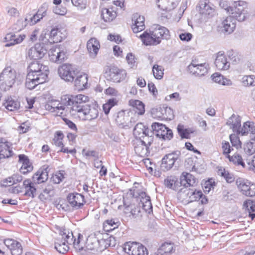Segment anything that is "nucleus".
Listing matches in <instances>:
<instances>
[{"label": "nucleus", "instance_id": "obj_1", "mask_svg": "<svg viewBox=\"0 0 255 255\" xmlns=\"http://www.w3.org/2000/svg\"><path fill=\"white\" fill-rule=\"evenodd\" d=\"M88 101V97L82 94L76 96L66 95L62 96L60 104L71 106L70 113L72 115L79 113V116H81L82 114L85 117V120L90 121L97 118L99 112L97 108H90L85 104Z\"/></svg>", "mask_w": 255, "mask_h": 255}, {"label": "nucleus", "instance_id": "obj_2", "mask_svg": "<svg viewBox=\"0 0 255 255\" xmlns=\"http://www.w3.org/2000/svg\"><path fill=\"white\" fill-rule=\"evenodd\" d=\"M139 37L145 45H157L160 43L162 39H169L170 35L167 28L156 25L152 30L145 31Z\"/></svg>", "mask_w": 255, "mask_h": 255}, {"label": "nucleus", "instance_id": "obj_3", "mask_svg": "<svg viewBox=\"0 0 255 255\" xmlns=\"http://www.w3.org/2000/svg\"><path fill=\"white\" fill-rule=\"evenodd\" d=\"M16 73L10 66L5 67L0 73V89L3 91L9 90L15 82Z\"/></svg>", "mask_w": 255, "mask_h": 255}, {"label": "nucleus", "instance_id": "obj_4", "mask_svg": "<svg viewBox=\"0 0 255 255\" xmlns=\"http://www.w3.org/2000/svg\"><path fill=\"white\" fill-rule=\"evenodd\" d=\"M246 3L244 1L239 0L234 1L230 10V13H229L235 20L242 22L244 21L249 14L245 6Z\"/></svg>", "mask_w": 255, "mask_h": 255}, {"label": "nucleus", "instance_id": "obj_5", "mask_svg": "<svg viewBox=\"0 0 255 255\" xmlns=\"http://www.w3.org/2000/svg\"><path fill=\"white\" fill-rule=\"evenodd\" d=\"M59 235L61 236V238H60L61 240L65 241L68 244L73 245L76 250L81 251L83 250V247L80 246L81 237H83L80 234H78V239H76L74 238L71 231L65 228H61L59 230Z\"/></svg>", "mask_w": 255, "mask_h": 255}, {"label": "nucleus", "instance_id": "obj_6", "mask_svg": "<svg viewBox=\"0 0 255 255\" xmlns=\"http://www.w3.org/2000/svg\"><path fill=\"white\" fill-rule=\"evenodd\" d=\"M181 152L179 150L173 151L169 154H166L162 159L160 165L161 169L163 171H166L171 169L176 162L177 163L180 161ZM178 165L179 164H177Z\"/></svg>", "mask_w": 255, "mask_h": 255}, {"label": "nucleus", "instance_id": "obj_7", "mask_svg": "<svg viewBox=\"0 0 255 255\" xmlns=\"http://www.w3.org/2000/svg\"><path fill=\"white\" fill-rule=\"evenodd\" d=\"M153 133L156 136L164 140H170L173 138V134L172 130L165 125L159 123H154L151 125Z\"/></svg>", "mask_w": 255, "mask_h": 255}, {"label": "nucleus", "instance_id": "obj_8", "mask_svg": "<svg viewBox=\"0 0 255 255\" xmlns=\"http://www.w3.org/2000/svg\"><path fill=\"white\" fill-rule=\"evenodd\" d=\"M58 73L61 79L67 82H73L76 77L77 70L70 64H64L60 66Z\"/></svg>", "mask_w": 255, "mask_h": 255}, {"label": "nucleus", "instance_id": "obj_9", "mask_svg": "<svg viewBox=\"0 0 255 255\" xmlns=\"http://www.w3.org/2000/svg\"><path fill=\"white\" fill-rule=\"evenodd\" d=\"M47 52L43 44L36 43L33 46L29 48L26 52V58L36 60L43 57Z\"/></svg>", "mask_w": 255, "mask_h": 255}, {"label": "nucleus", "instance_id": "obj_10", "mask_svg": "<svg viewBox=\"0 0 255 255\" xmlns=\"http://www.w3.org/2000/svg\"><path fill=\"white\" fill-rule=\"evenodd\" d=\"M28 73H31L35 77H41L44 75V79H47L49 73L48 67L40 64L38 61L32 62L28 67Z\"/></svg>", "mask_w": 255, "mask_h": 255}, {"label": "nucleus", "instance_id": "obj_11", "mask_svg": "<svg viewBox=\"0 0 255 255\" xmlns=\"http://www.w3.org/2000/svg\"><path fill=\"white\" fill-rule=\"evenodd\" d=\"M127 76L126 70L120 69L116 66L110 68L108 74V80L116 83H120L125 79Z\"/></svg>", "mask_w": 255, "mask_h": 255}, {"label": "nucleus", "instance_id": "obj_12", "mask_svg": "<svg viewBox=\"0 0 255 255\" xmlns=\"http://www.w3.org/2000/svg\"><path fill=\"white\" fill-rule=\"evenodd\" d=\"M48 54L50 60L55 63H61L67 58V52L59 47L51 48Z\"/></svg>", "mask_w": 255, "mask_h": 255}, {"label": "nucleus", "instance_id": "obj_13", "mask_svg": "<svg viewBox=\"0 0 255 255\" xmlns=\"http://www.w3.org/2000/svg\"><path fill=\"white\" fill-rule=\"evenodd\" d=\"M67 199L69 204L76 209L81 208L85 203L84 196L78 193H69Z\"/></svg>", "mask_w": 255, "mask_h": 255}, {"label": "nucleus", "instance_id": "obj_14", "mask_svg": "<svg viewBox=\"0 0 255 255\" xmlns=\"http://www.w3.org/2000/svg\"><path fill=\"white\" fill-rule=\"evenodd\" d=\"M44 75L41 77H35L31 73H27L26 78L25 87L29 89H33L36 86L44 83L46 79H44Z\"/></svg>", "mask_w": 255, "mask_h": 255}, {"label": "nucleus", "instance_id": "obj_15", "mask_svg": "<svg viewBox=\"0 0 255 255\" xmlns=\"http://www.w3.org/2000/svg\"><path fill=\"white\" fill-rule=\"evenodd\" d=\"M42 18H40V16L38 15V13L36 12L32 17L28 18V16H26L24 19L22 18L18 19L15 24V27L14 28L17 31L21 30L26 26L28 23L27 21L30 22V25H33L39 21Z\"/></svg>", "mask_w": 255, "mask_h": 255}, {"label": "nucleus", "instance_id": "obj_16", "mask_svg": "<svg viewBox=\"0 0 255 255\" xmlns=\"http://www.w3.org/2000/svg\"><path fill=\"white\" fill-rule=\"evenodd\" d=\"M199 13L203 16L210 18L215 14V9L209 4L208 0H201L198 3Z\"/></svg>", "mask_w": 255, "mask_h": 255}, {"label": "nucleus", "instance_id": "obj_17", "mask_svg": "<svg viewBox=\"0 0 255 255\" xmlns=\"http://www.w3.org/2000/svg\"><path fill=\"white\" fill-rule=\"evenodd\" d=\"M188 69L191 73L197 76H202L208 73L206 63L197 64L194 61L188 66Z\"/></svg>", "mask_w": 255, "mask_h": 255}, {"label": "nucleus", "instance_id": "obj_18", "mask_svg": "<svg viewBox=\"0 0 255 255\" xmlns=\"http://www.w3.org/2000/svg\"><path fill=\"white\" fill-rule=\"evenodd\" d=\"M215 64L219 70H227L229 69L230 64L228 61L224 52L219 51L217 53Z\"/></svg>", "mask_w": 255, "mask_h": 255}, {"label": "nucleus", "instance_id": "obj_19", "mask_svg": "<svg viewBox=\"0 0 255 255\" xmlns=\"http://www.w3.org/2000/svg\"><path fill=\"white\" fill-rule=\"evenodd\" d=\"M236 27V20L232 16L226 17L222 22V31L227 34L232 33Z\"/></svg>", "mask_w": 255, "mask_h": 255}, {"label": "nucleus", "instance_id": "obj_20", "mask_svg": "<svg viewBox=\"0 0 255 255\" xmlns=\"http://www.w3.org/2000/svg\"><path fill=\"white\" fill-rule=\"evenodd\" d=\"M156 116L161 120H171L174 116L172 110L167 107H159L156 109Z\"/></svg>", "mask_w": 255, "mask_h": 255}, {"label": "nucleus", "instance_id": "obj_21", "mask_svg": "<svg viewBox=\"0 0 255 255\" xmlns=\"http://www.w3.org/2000/svg\"><path fill=\"white\" fill-rule=\"evenodd\" d=\"M48 36V41L53 43L60 42L65 37V34L57 27L52 28Z\"/></svg>", "mask_w": 255, "mask_h": 255}, {"label": "nucleus", "instance_id": "obj_22", "mask_svg": "<svg viewBox=\"0 0 255 255\" xmlns=\"http://www.w3.org/2000/svg\"><path fill=\"white\" fill-rule=\"evenodd\" d=\"M132 20L134 21V23L131 27L134 33H137L144 29V17L143 16L135 14L133 15Z\"/></svg>", "mask_w": 255, "mask_h": 255}, {"label": "nucleus", "instance_id": "obj_23", "mask_svg": "<svg viewBox=\"0 0 255 255\" xmlns=\"http://www.w3.org/2000/svg\"><path fill=\"white\" fill-rule=\"evenodd\" d=\"M25 35L24 34H15L12 33H8L5 37V39L8 42L5 44L6 47H9L16 44L21 42L25 38Z\"/></svg>", "mask_w": 255, "mask_h": 255}, {"label": "nucleus", "instance_id": "obj_24", "mask_svg": "<svg viewBox=\"0 0 255 255\" xmlns=\"http://www.w3.org/2000/svg\"><path fill=\"white\" fill-rule=\"evenodd\" d=\"M227 125L230 126L234 132H236L237 134H241V130L242 129L241 119L239 116H237L233 114L228 120Z\"/></svg>", "mask_w": 255, "mask_h": 255}, {"label": "nucleus", "instance_id": "obj_25", "mask_svg": "<svg viewBox=\"0 0 255 255\" xmlns=\"http://www.w3.org/2000/svg\"><path fill=\"white\" fill-rule=\"evenodd\" d=\"M184 192L187 196L186 199L189 203L196 201L200 199L203 196L201 190H197L190 188H185Z\"/></svg>", "mask_w": 255, "mask_h": 255}, {"label": "nucleus", "instance_id": "obj_26", "mask_svg": "<svg viewBox=\"0 0 255 255\" xmlns=\"http://www.w3.org/2000/svg\"><path fill=\"white\" fill-rule=\"evenodd\" d=\"M180 0H157L158 7L166 11H170L174 9Z\"/></svg>", "mask_w": 255, "mask_h": 255}, {"label": "nucleus", "instance_id": "obj_27", "mask_svg": "<svg viewBox=\"0 0 255 255\" xmlns=\"http://www.w3.org/2000/svg\"><path fill=\"white\" fill-rule=\"evenodd\" d=\"M18 158L19 161L22 164L20 169L21 173L25 174L32 170L33 166L27 156L24 154H19Z\"/></svg>", "mask_w": 255, "mask_h": 255}, {"label": "nucleus", "instance_id": "obj_28", "mask_svg": "<svg viewBox=\"0 0 255 255\" xmlns=\"http://www.w3.org/2000/svg\"><path fill=\"white\" fill-rule=\"evenodd\" d=\"M87 47L90 56L95 58L99 50L100 45L99 41L96 38H92L88 41Z\"/></svg>", "mask_w": 255, "mask_h": 255}, {"label": "nucleus", "instance_id": "obj_29", "mask_svg": "<svg viewBox=\"0 0 255 255\" xmlns=\"http://www.w3.org/2000/svg\"><path fill=\"white\" fill-rule=\"evenodd\" d=\"M75 86L78 90H83L87 87L88 84V76L84 74L76 73L75 80L74 81Z\"/></svg>", "mask_w": 255, "mask_h": 255}, {"label": "nucleus", "instance_id": "obj_30", "mask_svg": "<svg viewBox=\"0 0 255 255\" xmlns=\"http://www.w3.org/2000/svg\"><path fill=\"white\" fill-rule=\"evenodd\" d=\"M23 186L25 189L24 195L34 198L36 195V189L30 179H25L23 182Z\"/></svg>", "mask_w": 255, "mask_h": 255}, {"label": "nucleus", "instance_id": "obj_31", "mask_svg": "<svg viewBox=\"0 0 255 255\" xmlns=\"http://www.w3.org/2000/svg\"><path fill=\"white\" fill-rule=\"evenodd\" d=\"M166 187L176 191L180 187V181L179 182L178 178L175 176H167L164 181Z\"/></svg>", "mask_w": 255, "mask_h": 255}, {"label": "nucleus", "instance_id": "obj_32", "mask_svg": "<svg viewBox=\"0 0 255 255\" xmlns=\"http://www.w3.org/2000/svg\"><path fill=\"white\" fill-rule=\"evenodd\" d=\"M180 184L185 187L193 186L195 182L196 179L191 174L184 172L180 178Z\"/></svg>", "mask_w": 255, "mask_h": 255}, {"label": "nucleus", "instance_id": "obj_33", "mask_svg": "<svg viewBox=\"0 0 255 255\" xmlns=\"http://www.w3.org/2000/svg\"><path fill=\"white\" fill-rule=\"evenodd\" d=\"M141 244L136 242H127L124 244V251L129 255H136L139 247Z\"/></svg>", "mask_w": 255, "mask_h": 255}, {"label": "nucleus", "instance_id": "obj_34", "mask_svg": "<svg viewBox=\"0 0 255 255\" xmlns=\"http://www.w3.org/2000/svg\"><path fill=\"white\" fill-rule=\"evenodd\" d=\"M48 175L47 168L38 170L32 177L33 181L37 184L43 183L48 179Z\"/></svg>", "mask_w": 255, "mask_h": 255}, {"label": "nucleus", "instance_id": "obj_35", "mask_svg": "<svg viewBox=\"0 0 255 255\" xmlns=\"http://www.w3.org/2000/svg\"><path fill=\"white\" fill-rule=\"evenodd\" d=\"M128 120L129 116L126 115L124 111H122L118 113L116 122L120 128H125L128 127Z\"/></svg>", "mask_w": 255, "mask_h": 255}, {"label": "nucleus", "instance_id": "obj_36", "mask_svg": "<svg viewBox=\"0 0 255 255\" xmlns=\"http://www.w3.org/2000/svg\"><path fill=\"white\" fill-rule=\"evenodd\" d=\"M11 144L9 142H4L0 145V159L8 158L13 154Z\"/></svg>", "mask_w": 255, "mask_h": 255}, {"label": "nucleus", "instance_id": "obj_37", "mask_svg": "<svg viewBox=\"0 0 255 255\" xmlns=\"http://www.w3.org/2000/svg\"><path fill=\"white\" fill-rule=\"evenodd\" d=\"M255 134V124L251 121L245 122L241 130V134L246 135L248 133Z\"/></svg>", "mask_w": 255, "mask_h": 255}, {"label": "nucleus", "instance_id": "obj_38", "mask_svg": "<svg viewBox=\"0 0 255 255\" xmlns=\"http://www.w3.org/2000/svg\"><path fill=\"white\" fill-rule=\"evenodd\" d=\"M101 16L106 22H110L113 20L117 16V13L112 8H103Z\"/></svg>", "mask_w": 255, "mask_h": 255}, {"label": "nucleus", "instance_id": "obj_39", "mask_svg": "<svg viewBox=\"0 0 255 255\" xmlns=\"http://www.w3.org/2000/svg\"><path fill=\"white\" fill-rule=\"evenodd\" d=\"M177 130L182 139L190 138V134L193 133L195 131L193 128H185L184 126L180 124L178 125Z\"/></svg>", "mask_w": 255, "mask_h": 255}, {"label": "nucleus", "instance_id": "obj_40", "mask_svg": "<svg viewBox=\"0 0 255 255\" xmlns=\"http://www.w3.org/2000/svg\"><path fill=\"white\" fill-rule=\"evenodd\" d=\"M68 244L65 241L61 240L60 238H57L55 241V249L61 254H65L69 250Z\"/></svg>", "mask_w": 255, "mask_h": 255}, {"label": "nucleus", "instance_id": "obj_41", "mask_svg": "<svg viewBox=\"0 0 255 255\" xmlns=\"http://www.w3.org/2000/svg\"><path fill=\"white\" fill-rule=\"evenodd\" d=\"M251 182L243 178H239L236 180V185L241 192L245 195L249 190Z\"/></svg>", "mask_w": 255, "mask_h": 255}, {"label": "nucleus", "instance_id": "obj_42", "mask_svg": "<svg viewBox=\"0 0 255 255\" xmlns=\"http://www.w3.org/2000/svg\"><path fill=\"white\" fill-rule=\"evenodd\" d=\"M94 243V247L93 248L96 252H102L109 248L107 238L101 239L100 240L95 239Z\"/></svg>", "mask_w": 255, "mask_h": 255}, {"label": "nucleus", "instance_id": "obj_43", "mask_svg": "<svg viewBox=\"0 0 255 255\" xmlns=\"http://www.w3.org/2000/svg\"><path fill=\"white\" fill-rule=\"evenodd\" d=\"M218 174L223 177L228 183H231L235 180V177L233 174L230 173L228 171L222 167H220L217 171Z\"/></svg>", "mask_w": 255, "mask_h": 255}, {"label": "nucleus", "instance_id": "obj_44", "mask_svg": "<svg viewBox=\"0 0 255 255\" xmlns=\"http://www.w3.org/2000/svg\"><path fill=\"white\" fill-rule=\"evenodd\" d=\"M148 128L141 123L137 124L133 129V134L136 136L148 134Z\"/></svg>", "mask_w": 255, "mask_h": 255}, {"label": "nucleus", "instance_id": "obj_45", "mask_svg": "<svg viewBox=\"0 0 255 255\" xmlns=\"http://www.w3.org/2000/svg\"><path fill=\"white\" fill-rule=\"evenodd\" d=\"M226 158H228L229 161L235 165H241L243 168H245L246 164L243 161L242 156L238 153H235L233 156L228 155Z\"/></svg>", "mask_w": 255, "mask_h": 255}, {"label": "nucleus", "instance_id": "obj_46", "mask_svg": "<svg viewBox=\"0 0 255 255\" xmlns=\"http://www.w3.org/2000/svg\"><path fill=\"white\" fill-rule=\"evenodd\" d=\"M160 253L164 255L168 254H171L173 251H175L174 244L171 243H164L158 250Z\"/></svg>", "mask_w": 255, "mask_h": 255}, {"label": "nucleus", "instance_id": "obj_47", "mask_svg": "<svg viewBox=\"0 0 255 255\" xmlns=\"http://www.w3.org/2000/svg\"><path fill=\"white\" fill-rule=\"evenodd\" d=\"M211 77L215 82L223 85H230L232 84V82L230 80L224 78L223 76L221 74L215 73L212 75Z\"/></svg>", "mask_w": 255, "mask_h": 255}, {"label": "nucleus", "instance_id": "obj_48", "mask_svg": "<svg viewBox=\"0 0 255 255\" xmlns=\"http://www.w3.org/2000/svg\"><path fill=\"white\" fill-rule=\"evenodd\" d=\"M129 102L133 107L136 109L137 111H136V112L138 114L142 115L144 113V105L142 102L139 100H130Z\"/></svg>", "mask_w": 255, "mask_h": 255}, {"label": "nucleus", "instance_id": "obj_49", "mask_svg": "<svg viewBox=\"0 0 255 255\" xmlns=\"http://www.w3.org/2000/svg\"><path fill=\"white\" fill-rule=\"evenodd\" d=\"M119 225V222H116L113 220H107L104 223L103 226L105 230L109 231L118 228Z\"/></svg>", "mask_w": 255, "mask_h": 255}, {"label": "nucleus", "instance_id": "obj_50", "mask_svg": "<svg viewBox=\"0 0 255 255\" xmlns=\"http://www.w3.org/2000/svg\"><path fill=\"white\" fill-rule=\"evenodd\" d=\"M242 82L245 86H255V76L246 75L242 78Z\"/></svg>", "mask_w": 255, "mask_h": 255}, {"label": "nucleus", "instance_id": "obj_51", "mask_svg": "<svg viewBox=\"0 0 255 255\" xmlns=\"http://www.w3.org/2000/svg\"><path fill=\"white\" fill-rule=\"evenodd\" d=\"M4 104L5 108L10 111L17 110L20 107L19 103L13 100L6 101Z\"/></svg>", "mask_w": 255, "mask_h": 255}, {"label": "nucleus", "instance_id": "obj_52", "mask_svg": "<svg viewBox=\"0 0 255 255\" xmlns=\"http://www.w3.org/2000/svg\"><path fill=\"white\" fill-rule=\"evenodd\" d=\"M63 137L64 134L62 131H56L54 138L53 139V144H54L56 146L61 147L63 145L62 142Z\"/></svg>", "mask_w": 255, "mask_h": 255}, {"label": "nucleus", "instance_id": "obj_53", "mask_svg": "<svg viewBox=\"0 0 255 255\" xmlns=\"http://www.w3.org/2000/svg\"><path fill=\"white\" fill-rule=\"evenodd\" d=\"M152 71L154 77L157 79H161L164 74L163 69L162 66L158 65H154L152 68Z\"/></svg>", "mask_w": 255, "mask_h": 255}, {"label": "nucleus", "instance_id": "obj_54", "mask_svg": "<svg viewBox=\"0 0 255 255\" xmlns=\"http://www.w3.org/2000/svg\"><path fill=\"white\" fill-rule=\"evenodd\" d=\"M12 255H21L22 253V248L20 243L15 241L13 247L10 248Z\"/></svg>", "mask_w": 255, "mask_h": 255}, {"label": "nucleus", "instance_id": "obj_55", "mask_svg": "<svg viewBox=\"0 0 255 255\" xmlns=\"http://www.w3.org/2000/svg\"><path fill=\"white\" fill-rule=\"evenodd\" d=\"M148 149L149 148L146 145H144V144L142 145V143H140L134 148L136 153L141 156L146 154L148 151Z\"/></svg>", "mask_w": 255, "mask_h": 255}, {"label": "nucleus", "instance_id": "obj_56", "mask_svg": "<svg viewBox=\"0 0 255 255\" xmlns=\"http://www.w3.org/2000/svg\"><path fill=\"white\" fill-rule=\"evenodd\" d=\"M230 141L233 146L238 149L241 148V141H240L239 137H238L235 134H232L230 135Z\"/></svg>", "mask_w": 255, "mask_h": 255}, {"label": "nucleus", "instance_id": "obj_57", "mask_svg": "<svg viewBox=\"0 0 255 255\" xmlns=\"http://www.w3.org/2000/svg\"><path fill=\"white\" fill-rule=\"evenodd\" d=\"M72 4L78 9H85L87 5V0H72Z\"/></svg>", "mask_w": 255, "mask_h": 255}, {"label": "nucleus", "instance_id": "obj_58", "mask_svg": "<svg viewBox=\"0 0 255 255\" xmlns=\"http://www.w3.org/2000/svg\"><path fill=\"white\" fill-rule=\"evenodd\" d=\"M64 174L65 173L63 170L59 171L58 172L56 173L55 174L52 176L53 182L55 184H58L62 181L65 178Z\"/></svg>", "mask_w": 255, "mask_h": 255}, {"label": "nucleus", "instance_id": "obj_59", "mask_svg": "<svg viewBox=\"0 0 255 255\" xmlns=\"http://www.w3.org/2000/svg\"><path fill=\"white\" fill-rule=\"evenodd\" d=\"M141 137L143 138V139L140 140L139 142L142 143V145L144 144V145H146L149 148L153 141V137L152 135L149 136L148 134L141 135Z\"/></svg>", "mask_w": 255, "mask_h": 255}, {"label": "nucleus", "instance_id": "obj_60", "mask_svg": "<svg viewBox=\"0 0 255 255\" xmlns=\"http://www.w3.org/2000/svg\"><path fill=\"white\" fill-rule=\"evenodd\" d=\"M222 148L223 149V154L226 156L229 155V153L233 149L230 146L228 141H223L222 143Z\"/></svg>", "mask_w": 255, "mask_h": 255}, {"label": "nucleus", "instance_id": "obj_61", "mask_svg": "<svg viewBox=\"0 0 255 255\" xmlns=\"http://www.w3.org/2000/svg\"><path fill=\"white\" fill-rule=\"evenodd\" d=\"M244 150L247 154L251 155L255 152V146L253 142H248L244 145Z\"/></svg>", "mask_w": 255, "mask_h": 255}, {"label": "nucleus", "instance_id": "obj_62", "mask_svg": "<svg viewBox=\"0 0 255 255\" xmlns=\"http://www.w3.org/2000/svg\"><path fill=\"white\" fill-rule=\"evenodd\" d=\"M215 186V182H212L211 180L206 181L203 185V189L205 193H209L212 188H214Z\"/></svg>", "mask_w": 255, "mask_h": 255}, {"label": "nucleus", "instance_id": "obj_63", "mask_svg": "<svg viewBox=\"0 0 255 255\" xmlns=\"http://www.w3.org/2000/svg\"><path fill=\"white\" fill-rule=\"evenodd\" d=\"M244 206L249 211L255 212V201L253 200L249 199L245 201Z\"/></svg>", "mask_w": 255, "mask_h": 255}, {"label": "nucleus", "instance_id": "obj_64", "mask_svg": "<svg viewBox=\"0 0 255 255\" xmlns=\"http://www.w3.org/2000/svg\"><path fill=\"white\" fill-rule=\"evenodd\" d=\"M47 9L48 5L46 3H43L38 10L37 13L38 15L40 16V18H43L46 15Z\"/></svg>", "mask_w": 255, "mask_h": 255}]
</instances>
